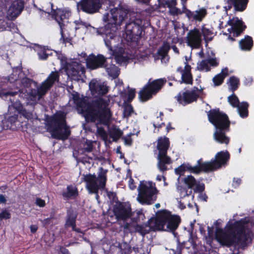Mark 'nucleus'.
Returning <instances> with one entry per match:
<instances>
[{
	"mask_svg": "<svg viewBox=\"0 0 254 254\" xmlns=\"http://www.w3.org/2000/svg\"><path fill=\"white\" fill-rule=\"evenodd\" d=\"M72 99L77 110L84 114L87 123H95L105 126L109 125L112 113L109 107L110 101L101 97H95L90 102L86 96L75 91L71 93Z\"/></svg>",
	"mask_w": 254,
	"mask_h": 254,
	"instance_id": "1",
	"label": "nucleus"
},
{
	"mask_svg": "<svg viewBox=\"0 0 254 254\" xmlns=\"http://www.w3.org/2000/svg\"><path fill=\"white\" fill-rule=\"evenodd\" d=\"M249 223L254 225L253 216L250 218L245 217L234 223L229 221L226 225L225 231L221 229L217 231L216 239L221 245L228 247L238 244H241L243 247L246 246L248 237L246 230Z\"/></svg>",
	"mask_w": 254,
	"mask_h": 254,
	"instance_id": "2",
	"label": "nucleus"
},
{
	"mask_svg": "<svg viewBox=\"0 0 254 254\" xmlns=\"http://www.w3.org/2000/svg\"><path fill=\"white\" fill-rule=\"evenodd\" d=\"M111 18L112 20L108 22L104 28L100 29V33L105 35L104 41L106 46L110 51H113L116 47L117 36L115 32L118 27L120 26L122 23L127 18L128 10L126 9H118L110 8Z\"/></svg>",
	"mask_w": 254,
	"mask_h": 254,
	"instance_id": "3",
	"label": "nucleus"
},
{
	"mask_svg": "<svg viewBox=\"0 0 254 254\" xmlns=\"http://www.w3.org/2000/svg\"><path fill=\"white\" fill-rule=\"evenodd\" d=\"M207 113L209 122L215 127L214 139L220 144H228L230 137L226 133L230 130L231 122L228 115L219 108L211 109Z\"/></svg>",
	"mask_w": 254,
	"mask_h": 254,
	"instance_id": "4",
	"label": "nucleus"
},
{
	"mask_svg": "<svg viewBox=\"0 0 254 254\" xmlns=\"http://www.w3.org/2000/svg\"><path fill=\"white\" fill-rule=\"evenodd\" d=\"M46 126L47 131L50 133L53 138L64 140L70 134V130L63 113L55 114L49 118Z\"/></svg>",
	"mask_w": 254,
	"mask_h": 254,
	"instance_id": "5",
	"label": "nucleus"
},
{
	"mask_svg": "<svg viewBox=\"0 0 254 254\" xmlns=\"http://www.w3.org/2000/svg\"><path fill=\"white\" fill-rule=\"evenodd\" d=\"M164 6L169 8V12L171 15L178 16L183 13L186 14V17L191 21L200 22L207 14V11L204 8H200L195 11H191L187 8L181 10L177 8V0H161Z\"/></svg>",
	"mask_w": 254,
	"mask_h": 254,
	"instance_id": "6",
	"label": "nucleus"
},
{
	"mask_svg": "<svg viewBox=\"0 0 254 254\" xmlns=\"http://www.w3.org/2000/svg\"><path fill=\"white\" fill-rule=\"evenodd\" d=\"M108 170L101 167L99 168L97 177L94 174L84 176V181L86 183V189L91 193L98 194L99 190H104L107 181Z\"/></svg>",
	"mask_w": 254,
	"mask_h": 254,
	"instance_id": "7",
	"label": "nucleus"
},
{
	"mask_svg": "<svg viewBox=\"0 0 254 254\" xmlns=\"http://www.w3.org/2000/svg\"><path fill=\"white\" fill-rule=\"evenodd\" d=\"M169 146L170 141L168 137L164 136L158 138L157 144V148L159 152L157 155V166L160 171L163 172L168 169L166 165L172 163L171 157L167 155Z\"/></svg>",
	"mask_w": 254,
	"mask_h": 254,
	"instance_id": "8",
	"label": "nucleus"
},
{
	"mask_svg": "<svg viewBox=\"0 0 254 254\" xmlns=\"http://www.w3.org/2000/svg\"><path fill=\"white\" fill-rule=\"evenodd\" d=\"M52 8V17L58 23L60 28V34L61 37L60 39L61 42L63 44H71L72 38L70 37H65L64 29L65 26V23L68 22L69 17L70 16V12L64 9L53 8V4L51 3Z\"/></svg>",
	"mask_w": 254,
	"mask_h": 254,
	"instance_id": "9",
	"label": "nucleus"
},
{
	"mask_svg": "<svg viewBox=\"0 0 254 254\" xmlns=\"http://www.w3.org/2000/svg\"><path fill=\"white\" fill-rule=\"evenodd\" d=\"M20 90L18 91H12L7 90L4 88H0V97L5 100H9L11 103V105L16 110V111L20 114L23 116L26 119H30L32 114L27 112V111L23 108L22 104L20 102L19 98H21V92H19Z\"/></svg>",
	"mask_w": 254,
	"mask_h": 254,
	"instance_id": "10",
	"label": "nucleus"
},
{
	"mask_svg": "<svg viewBox=\"0 0 254 254\" xmlns=\"http://www.w3.org/2000/svg\"><path fill=\"white\" fill-rule=\"evenodd\" d=\"M230 155L227 150L221 151L216 153L214 159H211L210 161L203 162L201 159L202 168L203 172L209 173L217 170L222 166L227 164L230 159Z\"/></svg>",
	"mask_w": 254,
	"mask_h": 254,
	"instance_id": "11",
	"label": "nucleus"
},
{
	"mask_svg": "<svg viewBox=\"0 0 254 254\" xmlns=\"http://www.w3.org/2000/svg\"><path fill=\"white\" fill-rule=\"evenodd\" d=\"M143 30V21L140 18H135L129 22L126 23V40L127 42L137 43L141 38Z\"/></svg>",
	"mask_w": 254,
	"mask_h": 254,
	"instance_id": "12",
	"label": "nucleus"
},
{
	"mask_svg": "<svg viewBox=\"0 0 254 254\" xmlns=\"http://www.w3.org/2000/svg\"><path fill=\"white\" fill-rule=\"evenodd\" d=\"M138 191L137 200L142 205H150L157 199L158 190L156 187H148L146 184L140 182Z\"/></svg>",
	"mask_w": 254,
	"mask_h": 254,
	"instance_id": "13",
	"label": "nucleus"
},
{
	"mask_svg": "<svg viewBox=\"0 0 254 254\" xmlns=\"http://www.w3.org/2000/svg\"><path fill=\"white\" fill-rule=\"evenodd\" d=\"M166 217L165 209L159 210L157 212L155 217H151L145 223V226L149 227L153 231L164 230Z\"/></svg>",
	"mask_w": 254,
	"mask_h": 254,
	"instance_id": "14",
	"label": "nucleus"
},
{
	"mask_svg": "<svg viewBox=\"0 0 254 254\" xmlns=\"http://www.w3.org/2000/svg\"><path fill=\"white\" fill-rule=\"evenodd\" d=\"M102 5L100 0H80L77 4L78 9L88 14L98 12Z\"/></svg>",
	"mask_w": 254,
	"mask_h": 254,
	"instance_id": "15",
	"label": "nucleus"
},
{
	"mask_svg": "<svg viewBox=\"0 0 254 254\" xmlns=\"http://www.w3.org/2000/svg\"><path fill=\"white\" fill-rule=\"evenodd\" d=\"M113 213L118 222L126 221L131 216V209L123 202H117L113 207Z\"/></svg>",
	"mask_w": 254,
	"mask_h": 254,
	"instance_id": "16",
	"label": "nucleus"
},
{
	"mask_svg": "<svg viewBox=\"0 0 254 254\" xmlns=\"http://www.w3.org/2000/svg\"><path fill=\"white\" fill-rule=\"evenodd\" d=\"M201 158L198 160L197 164L194 166H192L190 163H183L175 169V173L176 175L180 176L184 174L186 171L194 174H199L203 172V168H202Z\"/></svg>",
	"mask_w": 254,
	"mask_h": 254,
	"instance_id": "17",
	"label": "nucleus"
},
{
	"mask_svg": "<svg viewBox=\"0 0 254 254\" xmlns=\"http://www.w3.org/2000/svg\"><path fill=\"white\" fill-rule=\"evenodd\" d=\"M66 71L73 79L79 80L84 75L85 69L80 63L73 62L67 64Z\"/></svg>",
	"mask_w": 254,
	"mask_h": 254,
	"instance_id": "18",
	"label": "nucleus"
},
{
	"mask_svg": "<svg viewBox=\"0 0 254 254\" xmlns=\"http://www.w3.org/2000/svg\"><path fill=\"white\" fill-rule=\"evenodd\" d=\"M198 97V93L188 90L184 92H180L175 98L179 104L185 106L196 101Z\"/></svg>",
	"mask_w": 254,
	"mask_h": 254,
	"instance_id": "19",
	"label": "nucleus"
},
{
	"mask_svg": "<svg viewBox=\"0 0 254 254\" xmlns=\"http://www.w3.org/2000/svg\"><path fill=\"white\" fill-rule=\"evenodd\" d=\"M188 45L192 49H199L201 45V34L197 28L190 30L187 34Z\"/></svg>",
	"mask_w": 254,
	"mask_h": 254,
	"instance_id": "20",
	"label": "nucleus"
},
{
	"mask_svg": "<svg viewBox=\"0 0 254 254\" xmlns=\"http://www.w3.org/2000/svg\"><path fill=\"white\" fill-rule=\"evenodd\" d=\"M107 62L106 58L102 54H98L97 56L91 54L87 59V65L92 70L103 67Z\"/></svg>",
	"mask_w": 254,
	"mask_h": 254,
	"instance_id": "21",
	"label": "nucleus"
},
{
	"mask_svg": "<svg viewBox=\"0 0 254 254\" xmlns=\"http://www.w3.org/2000/svg\"><path fill=\"white\" fill-rule=\"evenodd\" d=\"M165 225L167 224V228L168 231L174 232L178 228L181 219L180 216L177 215H173L171 212L165 209Z\"/></svg>",
	"mask_w": 254,
	"mask_h": 254,
	"instance_id": "22",
	"label": "nucleus"
},
{
	"mask_svg": "<svg viewBox=\"0 0 254 254\" xmlns=\"http://www.w3.org/2000/svg\"><path fill=\"white\" fill-rule=\"evenodd\" d=\"M227 24L231 26V30L233 31V37H238L241 35L247 28V26L241 19L236 17L229 19Z\"/></svg>",
	"mask_w": 254,
	"mask_h": 254,
	"instance_id": "23",
	"label": "nucleus"
},
{
	"mask_svg": "<svg viewBox=\"0 0 254 254\" xmlns=\"http://www.w3.org/2000/svg\"><path fill=\"white\" fill-rule=\"evenodd\" d=\"M89 86L91 94L95 96L104 95L109 91L108 88L106 85L98 82L96 79L91 80Z\"/></svg>",
	"mask_w": 254,
	"mask_h": 254,
	"instance_id": "24",
	"label": "nucleus"
},
{
	"mask_svg": "<svg viewBox=\"0 0 254 254\" xmlns=\"http://www.w3.org/2000/svg\"><path fill=\"white\" fill-rule=\"evenodd\" d=\"M24 6V2L22 0L13 1L8 9L9 15L11 17L16 18L23 10Z\"/></svg>",
	"mask_w": 254,
	"mask_h": 254,
	"instance_id": "25",
	"label": "nucleus"
},
{
	"mask_svg": "<svg viewBox=\"0 0 254 254\" xmlns=\"http://www.w3.org/2000/svg\"><path fill=\"white\" fill-rule=\"evenodd\" d=\"M78 195L79 192L77 188L72 185H67L66 190L62 193L63 197L65 200L76 199Z\"/></svg>",
	"mask_w": 254,
	"mask_h": 254,
	"instance_id": "26",
	"label": "nucleus"
},
{
	"mask_svg": "<svg viewBox=\"0 0 254 254\" xmlns=\"http://www.w3.org/2000/svg\"><path fill=\"white\" fill-rule=\"evenodd\" d=\"M150 79L147 83L154 95L156 94L167 82L165 78L155 79L152 81Z\"/></svg>",
	"mask_w": 254,
	"mask_h": 254,
	"instance_id": "27",
	"label": "nucleus"
},
{
	"mask_svg": "<svg viewBox=\"0 0 254 254\" xmlns=\"http://www.w3.org/2000/svg\"><path fill=\"white\" fill-rule=\"evenodd\" d=\"M150 79L147 83L154 95L156 94L167 82L165 78L155 79L152 81Z\"/></svg>",
	"mask_w": 254,
	"mask_h": 254,
	"instance_id": "28",
	"label": "nucleus"
},
{
	"mask_svg": "<svg viewBox=\"0 0 254 254\" xmlns=\"http://www.w3.org/2000/svg\"><path fill=\"white\" fill-rule=\"evenodd\" d=\"M77 213L71 207L68 208L66 210V215L65 218V223L64 226L66 228L73 226L75 227L76 224Z\"/></svg>",
	"mask_w": 254,
	"mask_h": 254,
	"instance_id": "29",
	"label": "nucleus"
},
{
	"mask_svg": "<svg viewBox=\"0 0 254 254\" xmlns=\"http://www.w3.org/2000/svg\"><path fill=\"white\" fill-rule=\"evenodd\" d=\"M249 0H228L229 9H230L232 6L237 11H243L246 9Z\"/></svg>",
	"mask_w": 254,
	"mask_h": 254,
	"instance_id": "30",
	"label": "nucleus"
},
{
	"mask_svg": "<svg viewBox=\"0 0 254 254\" xmlns=\"http://www.w3.org/2000/svg\"><path fill=\"white\" fill-rule=\"evenodd\" d=\"M154 95L150 88L146 83L138 93V98L140 101L145 102L152 98Z\"/></svg>",
	"mask_w": 254,
	"mask_h": 254,
	"instance_id": "31",
	"label": "nucleus"
},
{
	"mask_svg": "<svg viewBox=\"0 0 254 254\" xmlns=\"http://www.w3.org/2000/svg\"><path fill=\"white\" fill-rule=\"evenodd\" d=\"M240 48L245 51H250L254 46V41L252 37L249 35L245 36L244 39L239 41Z\"/></svg>",
	"mask_w": 254,
	"mask_h": 254,
	"instance_id": "32",
	"label": "nucleus"
},
{
	"mask_svg": "<svg viewBox=\"0 0 254 254\" xmlns=\"http://www.w3.org/2000/svg\"><path fill=\"white\" fill-rule=\"evenodd\" d=\"M228 74V68L227 67L223 68L220 73L215 75L212 79L214 86H219L221 85L224 82L225 78Z\"/></svg>",
	"mask_w": 254,
	"mask_h": 254,
	"instance_id": "33",
	"label": "nucleus"
},
{
	"mask_svg": "<svg viewBox=\"0 0 254 254\" xmlns=\"http://www.w3.org/2000/svg\"><path fill=\"white\" fill-rule=\"evenodd\" d=\"M108 75L113 79L118 77L120 74V69L118 66L114 64H109L106 62L104 66Z\"/></svg>",
	"mask_w": 254,
	"mask_h": 254,
	"instance_id": "34",
	"label": "nucleus"
},
{
	"mask_svg": "<svg viewBox=\"0 0 254 254\" xmlns=\"http://www.w3.org/2000/svg\"><path fill=\"white\" fill-rule=\"evenodd\" d=\"M170 49V46L169 43L167 42L163 43V45L159 48L156 54L154 55V58L161 59L162 60L167 56Z\"/></svg>",
	"mask_w": 254,
	"mask_h": 254,
	"instance_id": "35",
	"label": "nucleus"
},
{
	"mask_svg": "<svg viewBox=\"0 0 254 254\" xmlns=\"http://www.w3.org/2000/svg\"><path fill=\"white\" fill-rule=\"evenodd\" d=\"M249 107V103L247 102L243 101L237 107L238 113L242 118H246L248 117Z\"/></svg>",
	"mask_w": 254,
	"mask_h": 254,
	"instance_id": "36",
	"label": "nucleus"
},
{
	"mask_svg": "<svg viewBox=\"0 0 254 254\" xmlns=\"http://www.w3.org/2000/svg\"><path fill=\"white\" fill-rule=\"evenodd\" d=\"M228 83L229 90L234 92L239 88L240 82L238 78L235 76H232L229 78Z\"/></svg>",
	"mask_w": 254,
	"mask_h": 254,
	"instance_id": "37",
	"label": "nucleus"
},
{
	"mask_svg": "<svg viewBox=\"0 0 254 254\" xmlns=\"http://www.w3.org/2000/svg\"><path fill=\"white\" fill-rule=\"evenodd\" d=\"M52 86V85L48 81H47L46 79L42 83L41 86L38 88V94L40 96L45 95Z\"/></svg>",
	"mask_w": 254,
	"mask_h": 254,
	"instance_id": "38",
	"label": "nucleus"
},
{
	"mask_svg": "<svg viewBox=\"0 0 254 254\" xmlns=\"http://www.w3.org/2000/svg\"><path fill=\"white\" fill-rule=\"evenodd\" d=\"M180 82L181 83L192 85L193 84V76L192 73L184 71L182 74L181 80Z\"/></svg>",
	"mask_w": 254,
	"mask_h": 254,
	"instance_id": "39",
	"label": "nucleus"
},
{
	"mask_svg": "<svg viewBox=\"0 0 254 254\" xmlns=\"http://www.w3.org/2000/svg\"><path fill=\"white\" fill-rule=\"evenodd\" d=\"M201 31L204 41L206 43L212 40L213 33L211 30L203 26L201 28Z\"/></svg>",
	"mask_w": 254,
	"mask_h": 254,
	"instance_id": "40",
	"label": "nucleus"
},
{
	"mask_svg": "<svg viewBox=\"0 0 254 254\" xmlns=\"http://www.w3.org/2000/svg\"><path fill=\"white\" fill-rule=\"evenodd\" d=\"M123 134V131L119 128L114 127L110 131V135L114 141L119 140Z\"/></svg>",
	"mask_w": 254,
	"mask_h": 254,
	"instance_id": "41",
	"label": "nucleus"
},
{
	"mask_svg": "<svg viewBox=\"0 0 254 254\" xmlns=\"http://www.w3.org/2000/svg\"><path fill=\"white\" fill-rule=\"evenodd\" d=\"M196 70L199 71L205 70L209 71L211 70V68L208 64L207 60H203L201 62L197 63Z\"/></svg>",
	"mask_w": 254,
	"mask_h": 254,
	"instance_id": "42",
	"label": "nucleus"
},
{
	"mask_svg": "<svg viewBox=\"0 0 254 254\" xmlns=\"http://www.w3.org/2000/svg\"><path fill=\"white\" fill-rule=\"evenodd\" d=\"M59 78L60 74L58 71H52L47 78L46 80L47 81L50 82L52 86H53L56 82L59 81Z\"/></svg>",
	"mask_w": 254,
	"mask_h": 254,
	"instance_id": "43",
	"label": "nucleus"
},
{
	"mask_svg": "<svg viewBox=\"0 0 254 254\" xmlns=\"http://www.w3.org/2000/svg\"><path fill=\"white\" fill-rule=\"evenodd\" d=\"M146 227L145 226V223L142 225L136 224L135 226H133L134 231L139 233L142 236H145L150 232V229L148 230L145 229Z\"/></svg>",
	"mask_w": 254,
	"mask_h": 254,
	"instance_id": "44",
	"label": "nucleus"
},
{
	"mask_svg": "<svg viewBox=\"0 0 254 254\" xmlns=\"http://www.w3.org/2000/svg\"><path fill=\"white\" fill-rule=\"evenodd\" d=\"M184 182L189 189H192L195 185L196 181L193 176L189 175L187 177L184 178Z\"/></svg>",
	"mask_w": 254,
	"mask_h": 254,
	"instance_id": "45",
	"label": "nucleus"
},
{
	"mask_svg": "<svg viewBox=\"0 0 254 254\" xmlns=\"http://www.w3.org/2000/svg\"><path fill=\"white\" fill-rule=\"evenodd\" d=\"M228 101L234 108L237 107L240 104L238 97L234 93L228 97Z\"/></svg>",
	"mask_w": 254,
	"mask_h": 254,
	"instance_id": "46",
	"label": "nucleus"
},
{
	"mask_svg": "<svg viewBox=\"0 0 254 254\" xmlns=\"http://www.w3.org/2000/svg\"><path fill=\"white\" fill-rule=\"evenodd\" d=\"M97 134L104 141L106 142L108 140V135L104 127H98L97 128Z\"/></svg>",
	"mask_w": 254,
	"mask_h": 254,
	"instance_id": "47",
	"label": "nucleus"
},
{
	"mask_svg": "<svg viewBox=\"0 0 254 254\" xmlns=\"http://www.w3.org/2000/svg\"><path fill=\"white\" fill-rule=\"evenodd\" d=\"M47 49H46L45 47H40V49L38 52V55L40 60H46L47 59L50 55V54H47L46 52Z\"/></svg>",
	"mask_w": 254,
	"mask_h": 254,
	"instance_id": "48",
	"label": "nucleus"
},
{
	"mask_svg": "<svg viewBox=\"0 0 254 254\" xmlns=\"http://www.w3.org/2000/svg\"><path fill=\"white\" fill-rule=\"evenodd\" d=\"M133 112V109L131 104L126 105L124 108L123 116L124 118H128Z\"/></svg>",
	"mask_w": 254,
	"mask_h": 254,
	"instance_id": "49",
	"label": "nucleus"
},
{
	"mask_svg": "<svg viewBox=\"0 0 254 254\" xmlns=\"http://www.w3.org/2000/svg\"><path fill=\"white\" fill-rule=\"evenodd\" d=\"M135 97V89H129L127 93V99L126 102L130 103Z\"/></svg>",
	"mask_w": 254,
	"mask_h": 254,
	"instance_id": "50",
	"label": "nucleus"
},
{
	"mask_svg": "<svg viewBox=\"0 0 254 254\" xmlns=\"http://www.w3.org/2000/svg\"><path fill=\"white\" fill-rule=\"evenodd\" d=\"M93 145L91 141L87 140L84 145L83 150L84 152H91L93 150Z\"/></svg>",
	"mask_w": 254,
	"mask_h": 254,
	"instance_id": "51",
	"label": "nucleus"
},
{
	"mask_svg": "<svg viewBox=\"0 0 254 254\" xmlns=\"http://www.w3.org/2000/svg\"><path fill=\"white\" fill-rule=\"evenodd\" d=\"M194 186L195 188L193 189V190L195 192L201 193L205 190V185L204 183H196Z\"/></svg>",
	"mask_w": 254,
	"mask_h": 254,
	"instance_id": "52",
	"label": "nucleus"
},
{
	"mask_svg": "<svg viewBox=\"0 0 254 254\" xmlns=\"http://www.w3.org/2000/svg\"><path fill=\"white\" fill-rule=\"evenodd\" d=\"M124 222V225H121V227L124 229V231L127 232H132V227L133 226L132 224L131 223H128L126 221Z\"/></svg>",
	"mask_w": 254,
	"mask_h": 254,
	"instance_id": "53",
	"label": "nucleus"
},
{
	"mask_svg": "<svg viewBox=\"0 0 254 254\" xmlns=\"http://www.w3.org/2000/svg\"><path fill=\"white\" fill-rule=\"evenodd\" d=\"M11 217V214L6 209H4L0 213V219H8Z\"/></svg>",
	"mask_w": 254,
	"mask_h": 254,
	"instance_id": "54",
	"label": "nucleus"
},
{
	"mask_svg": "<svg viewBox=\"0 0 254 254\" xmlns=\"http://www.w3.org/2000/svg\"><path fill=\"white\" fill-rule=\"evenodd\" d=\"M208 64H209L213 67H216L219 65V62L217 61V59L215 58H209L207 60Z\"/></svg>",
	"mask_w": 254,
	"mask_h": 254,
	"instance_id": "55",
	"label": "nucleus"
},
{
	"mask_svg": "<svg viewBox=\"0 0 254 254\" xmlns=\"http://www.w3.org/2000/svg\"><path fill=\"white\" fill-rule=\"evenodd\" d=\"M35 203L40 207H43L46 205L45 201L40 197L36 198Z\"/></svg>",
	"mask_w": 254,
	"mask_h": 254,
	"instance_id": "56",
	"label": "nucleus"
},
{
	"mask_svg": "<svg viewBox=\"0 0 254 254\" xmlns=\"http://www.w3.org/2000/svg\"><path fill=\"white\" fill-rule=\"evenodd\" d=\"M33 82V79L28 77L23 78L22 80V84L26 87L30 86Z\"/></svg>",
	"mask_w": 254,
	"mask_h": 254,
	"instance_id": "57",
	"label": "nucleus"
},
{
	"mask_svg": "<svg viewBox=\"0 0 254 254\" xmlns=\"http://www.w3.org/2000/svg\"><path fill=\"white\" fill-rule=\"evenodd\" d=\"M107 195L110 199H112L114 201H115L118 199L117 194L115 192L108 191L107 192Z\"/></svg>",
	"mask_w": 254,
	"mask_h": 254,
	"instance_id": "58",
	"label": "nucleus"
},
{
	"mask_svg": "<svg viewBox=\"0 0 254 254\" xmlns=\"http://www.w3.org/2000/svg\"><path fill=\"white\" fill-rule=\"evenodd\" d=\"M186 61L185 62V66L184 69V71L189 73H191V67L190 65L189 64L187 60V57H186Z\"/></svg>",
	"mask_w": 254,
	"mask_h": 254,
	"instance_id": "59",
	"label": "nucleus"
},
{
	"mask_svg": "<svg viewBox=\"0 0 254 254\" xmlns=\"http://www.w3.org/2000/svg\"><path fill=\"white\" fill-rule=\"evenodd\" d=\"M52 218H47L42 220V223L43 224V226L47 228L50 225L51 222Z\"/></svg>",
	"mask_w": 254,
	"mask_h": 254,
	"instance_id": "60",
	"label": "nucleus"
},
{
	"mask_svg": "<svg viewBox=\"0 0 254 254\" xmlns=\"http://www.w3.org/2000/svg\"><path fill=\"white\" fill-rule=\"evenodd\" d=\"M18 118V115H14L13 116H9L7 119V121L9 123H10L11 124H13L15 123Z\"/></svg>",
	"mask_w": 254,
	"mask_h": 254,
	"instance_id": "61",
	"label": "nucleus"
},
{
	"mask_svg": "<svg viewBox=\"0 0 254 254\" xmlns=\"http://www.w3.org/2000/svg\"><path fill=\"white\" fill-rule=\"evenodd\" d=\"M128 186H129V188L132 190L135 189V188H136V186L135 185L134 181L132 178H130L129 180Z\"/></svg>",
	"mask_w": 254,
	"mask_h": 254,
	"instance_id": "62",
	"label": "nucleus"
},
{
	"mask_svg": "<svg viewBox=\"0 0 254 254\" xmlns=\"http://www.w3.org/2000/svg\"><path fill=\"white\" fill-rule=\"evenodd\" d=\"M153 127H155V128H157L158 130L161 128V127H165L166 126L164 122H162L161 123H154L153 124Z\"/></svg>",
	"mask_w": 254,
	"mask_h": 254,
	"instance_id": "63",
	"label": "nucleus"
},
{
	"mask_svg": "<svg viewBox=\"0 0 254 254\" xmlns=\"http://www.w3.org/2000/svg\"><path fill=\"white\" fill-rule=\"evenodd\" d=\"M59 250L62 254H71L69 251L63 246H60Z\"/></svg>",
	"mask_w": 254,
	"mask_h": 254,
	"instance_id": "64",
	"label": "nucleus"
}]
</instances>
